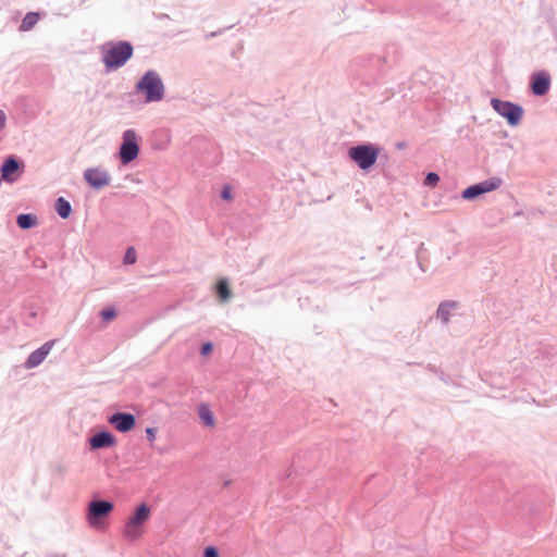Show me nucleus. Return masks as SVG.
<instances>
[{"instance_id": "f257e3e1", "label": "nucleus", "mask_w": 557, "mask_h": 557, "mask_svg": "<svg viewBox=\"0 0 557 557\" xmlns=\"http://www.w3.org/2000/svg\"><path fill=\"white\" fill-rule=\"evenodd\" d=\"M133 52V46L127 41H110L100 47L101 59L108 71L123 66Z\"/></svg>"}, {"instance_id": "f03ea898", "label": "nucleus", "mask_w": 557, "mask_h": 557, "mask_svg": "<svg viewBox=\"0 0 557 557\" xmlns=\"http://www.w3.org/2000/svg\"><path fill=\"white\" fill-rule=\"evenodd\" d=\"M151 517V508L148 504L141 503L139 504L133 513L128 517L124 529H123V535L126 540L133 542L138 540L143 532L144 527L146 522Z\"/></svg>"}, {"instance_id": "7ed1b4c3", "label": "nucleus", "mask_w": 557, "mask_h": 557, "mask_svg": "<svg viewBox=\"0 0 557 557\" xmlns=\"http://www.w3.org/2000/svg\"><path fill=\"white\" fill-rule=\"evenodd\" d=\"M137 89L146 95L147 101H160L163 98L164 87L156 72H147L138 82Z\"/></svg>"}, {"instance_id": "20e7f679", "label": "nucleus", "mask_w": 557, "mask_h": 557, "mask_svg": "<svg viewBox=\"0 0 557 557\" xmlns=\"http://www.w3.org/2000/svg\"><path fill=\"white\" fill-rule=\"evenodd\" d=\"M114 509V504L106 499H92L88 504L87 521L90 527L99 528L102 520L108 517Z\"/></svg>"}, {"instance_id": "39448f33", "label": "nucleus", "mask_w": 557, "mask_h": 557, "mask_svg": "<svg viewBox=\"0 0 557 557\" xmlns=\"http://www.w3.org/2000/svg\"><path fill=\"white\" fill-rule=\"evenodd\" d=\"M380 150L371 145H360L352 147L348 151V156L362 170L370 169L379 157Z\"/></svg>"}, {"instance_id": "423d86ee", "label": "nucleus", "mask_w": 557, "mask_h": 557, "mask_svg": "<svg viewBox=\"0 0 557 557\" xmlns=\"http://www.w3.org/2000/svg\"><path fill=\"white\" fill-rule=\"evenodd\" d=\"M139 153L138 137L135 131L127 129L123 133V143L120 148V158L123 164L134 161Z\"/></svg>"}, {"instance_id": "0eeeda50", "label": "nucleus", "mask_w": 557, "mask_h": 557, "mask_svg": "<svg viewBox=\"0 0 557 557\" xmlns=\"http://www.w3.org/2000/svg\"><path fill=\"white\" fill-rule=\"evenodd\" d=\"M491 104L493 109L505 117L510 125L515 126L521 121L523 113L521 107L496 98L492 99Z\"/></svg>"}, {"instance_id": "6e6552de", "label": "nucleus", "mask_w": 557, "mask_h": 557, "mask_svg": "<svg viewBox=\"0 0 557 557\" xmlns=\"http://www.w3.org/2000/svg\"><path fill=\"white\" fill-rule=\"evenodd\" d=\"M503 184L499 177H492L479 184L472 185L462 191V198L472 200L475 197L498 189Z\"/></svg>"}, {"instance_id": "1a4fd4ad", "label": "nucleus", "mask_w": 557, "mask_h": 557, "mask_svg": "<svg viewBox=\"0 0 557 557\" xmlns=\"http://www.w3.org/2000/svg\"><path fill=\"white\" fill-rule=\"evenodd\" d=\"M108 422L112 424L116 431L127 433L136 425V418L131 412L116 411L108 418Z\"/></svg>"}, {"instance_id": "9d476101", "label": "nucleus", "mask_w": 557, "mask_h": 557, "mask_svg": "<svg viewBox=\"0 0 557 557\" xmlns=\"http://www.w3.org/2000/svg\"><path fill=\"white\" fill-rule=\"evenodd\" d=\"M85 181L95 189H101L111 182L110 174L100 168H90L84 172Z\"/></svg>"}, {"instance_id": "9b49d317", "label": "nucleus", "mask_w": 557, "mask_h": 557, "mask_svg": "<svg viewBox=\"0 0 557 557\" xmlns=\"http://www.w3.org/2000/svg\"><path fill=\"white\" fill-rule=\"evenodd\" d=\"M90 450L106 449L116 444V437L108 430L96 432L88 438Z\"/></svg>"}, {"instance_id": "f8f14e48", "label": "nucleus", "mask_w": 557, "mask_h": 557, "mask_svg": "<svg viewBox=\"0 0 557 557\" xmlns=\"http://www.w3.org/2000/svg\"><path fill=\"white\" fill-rule=\"evenodd\" d=\"M54 344H55V341L51 339V341L46 342L39 348L35 349L27 357V359H26V361L24 363V367L26 369H34V368L38 367L47 358V356L51 351V349L54 346Z\"/></svg>"}, {"instance_id": "ddd939ff", "label": "nucleus", "mask_w": 557, "mask_h": 557, "mask_svg": "<svg viewBox=\"0 0 557 557\" xmlns=\"http://www.w3.org/2000/svg\"><path fill=\"white\" fill-rule=\"evenodd\" d=\"M461 305L457 300H444L438 304L435 312V318L441 321L444 326L450 322L454 311L460 309Z\"/></svg>"}, {"instance_id": "4468645a", "label": "nucleus", "mask_w": 557, "mask_h": 557, "mask_svg": "<svg viewBox=\"0 0 557 557\" xmlns=\"http://www.w3.org/2000/svg\"><path fill=\"white\" fill-rule=\"evenodd\" d=\"M550 85L549 76L546 73H536L532 76L531 88L532 92L536 96L545 95Z\"/></svg>"}, {"instance_id": "2eb2a0df", "label": "nucleus", "mask_w": 557, "mask_h": 557, "mask_svg": "<svg viewBox=\"0 0 557 557\" xmlns=\"http://www.w3.org/2000/svg\"><path fill=\"white\" fill-rule=\"evenodd\" d=\"M18 170V163L15 159L9 158L1 166V178L7 182L15 181V174Z\"/></svg>"}, {"instance_id": "dca6fc26", "label": "nucleus", "mask_w": 557, "mask_h": 557, "mask_svg": "<svg viewBox=\"0 0 557 557\" xmlns=\"http://www.w3.org/2000/svg\"><path fill=\"white\" fill-rule=\"evenodd\" d=\"M215 293L222 301L231 298V289L226 278H221L215 285Z\"/></svg>"}, {"instance_id": "f3484780", "label": "nucleus", "mask_w": 557, "mask_h": 557, "mask_svg": "<svg viewBox=\"0 0 557 557\" xmlns=\"http://www.w3.org/2000/svg\"><path fill=\"white\" fill-rule=\"evenodd\" d=\"M199 418L206 426L214 425V417L210 408L206 404H201L198 408Z\"/></svg>"}, {"instance_id": "a211bd4d", "label": "nucleus", "mask_w": 557, "mask_h": 557, "mask_svg": "<svg viewBox=\"0 0 557 557\" xmlns=\"http://www.w3.org/2000/svg\"><path fill=\"white\" fill-rule=\"evenodd\" d=\"M55 210L62 219H67L71 214L72 208L67 200L60 197L55 202Z\"/></svg>"}, {"instance_id": "6ab92c4d", "label": "nucleus", "mask_w": 557, "mask_h": 557, "mask_svg": "<svg viewBox=\"0 0 557 557\" xmlns=\"http://www.w3.org/2000/svg\"><path fill=\"white\" fill-rule=\"evenodd\" d=\"M38 21H39V14L36 12H29L24 17V20L20 26V29L22 32H27L30 28H33Z\"/></svg>"}, {"instance_id": "aec40b11", "label": "nucleus", "mask_w": 557, "mask_h": 557, "mask_svg": "<svg viewBox=\"0 0 557 557\" xmlns=\"http://www.w3.org/2000/svg\"><path fill=\"white\" fill-rule=\"evenodd\" d=\"M37 224V218L33 214H20L17 216V225L23 228H30Z\"/></svg>"}, {"instance_id": "412c9836", "label": "nucleus", "mask_w": 557, "mask_h": 557, "mask_svg": "<svg viewBox=\"0 0 557 557\" xmlns=\"http://www.w3.org/2000/svg\"><path fill=\"white\" fill-rule=\"evenodd\" d=\"M425 255H426V249L423 246H420L416 250V259H417L418 265L422 272H425L428 270V265L425 264V261H424Z\"/></svg>"}, {"instance_id": "4be33fe9", "label": "nucleus", "mask_w": 557, "mask_h": 557, "mask_svg": "<svg viewBox=\"0 0 557 557\" xmlns=\"http://www.w3.org/2000/svg\"><path fill=\"white\" fill-rule=\"evenodd\" d=\"M137 260V252L135 250L134 246H128L124 257H123V263L124 264H133Z\"/></svg>"}, {"instance_id": "5701e85b", "label": "nucleus", "mask_w": 557, "mask_h": 557, "mask_svg": "<svg viewBox=\"0 0 557 557\" xmlns=\"http://www.w3.org/2000/svg\"><path fill=\"white\" fill-rule=\"evenodd\" d=\"M103 321L109 322L116 317V310L113 307L104 308L100 311Z\"/></svg>"}, {"instance_id": "b1692460", "label": "nucleus", "mask_w": 557, "mask_h": 557, "mask_svg": "<svg viewBox=\"0 0 557 557\" xmlns=\"http://www.w3.org/2000/svg\"><path fill=\"white\" fill-rule=\"evenodd\" d=\"M440 181V176L436 173H429L424 180V185L435 186Z\"/></svg>"}, {"instance_id": "393cba45", "label": "nucleus", "mask_w": 557, "mask_h": 557, "mask_svg": "<svg viewBox=\"0 0 557 557\" xmlns=\"http://www.w3.org/2000/svg\"><path fill=\"white\" fill-rule=\"evenodd\" d=\"M203 557H220L218 548L214 546H207L203 550Z\"/></svg>"}, {"instance_id": "a878e982", "label": "nucleus", "mask_w": 557, "mask_h": 557, "mask_svg": "<svg viewBox=\"0 0 557 557\" xmlns=\"http://www.w3.org/2000/svg\"><path fill=\"white\" fill-rule=\"evenodd\" d=\"M213 350V344L211 342H206L200 346V354L202 356H208Z\"/></svg>"}, {"instance_id": "bb28decb", "label": "nucleus", "mask_w": 557, "mask_h": 557, "mask_svg": "<svg viewBox=\"0 0 557 557\" xmlns=\"http://www.w3.org/2000/svg\"><path fill=\"white\" fill-rule=\"evenodd\" d=\"M145 432H146L147 440L152 444L156 440L157 429L149 426L146 429Z\"/></svg>"}, {"instance_id": "cd10ccee", "label": "nucleus", "mask_w": 557, "mask_h": 557, "mask_svg": "<svg viewBox=\"0 0 557 557\" xmlns=\"http://www.w3.org/2000/svg\"><path fill=\"white\" fill-rule=\"evenodd\" d=\"M5 122H7V115L2 110H0V131L5 127Z\"/></svg>"}, {"instance_id": "c85d7f7f", "label": "nucleus", "mask_w": 557, "mask_h": 557, "mask_svg": "<svg viewBox=\"0 0 557 557\" xmlns=\"http://www.w3.org/2000/svg\"><path fill=\"white\" fill-rule=\"evenodd\" d=\"M222 198L225 199V200H231L232 199V194H231V189L228 187H225L222 191Z\"/></svg>"}]
</instances>
